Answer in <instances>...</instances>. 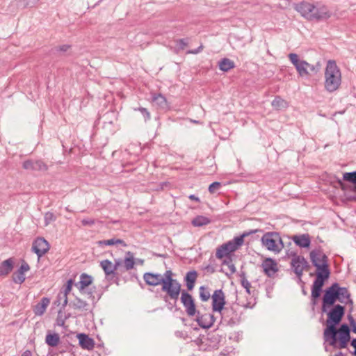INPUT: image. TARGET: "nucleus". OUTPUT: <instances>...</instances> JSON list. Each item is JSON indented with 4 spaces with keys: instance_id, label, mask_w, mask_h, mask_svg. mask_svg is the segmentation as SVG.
<instances>
[{
    "instance_id": "nucleus-41",
    "label": "nucleus",
    "mask_w": 356,
    "mask_h": 356,
    "mask_svg": "<svg viewBox=\"0 0 356 356\" xmlns=\"http://www.w3.org/2000/svg\"><path fill=\"white\" fill-rule=\"evenodd\" d=\"M220 186H221V184L220 182H218V181L213 182L209 186V191L211 193H213L217 190H218L220 188Z\"/></svg>"
},
{
    "instance_id": "nucleus-11",
    "label": "nucleus",
    "mask_w": 356,
    "mask_h": 356,
    "mask_svg": "<svg viewBox=\"0 0 356 356\" xmlns=\"http://www.w3.org/2000/svg\"><path fill=\"white\" fill-rule=\"evenodd\" d=\"M291 266L296 276L300 280L304 270L307 269L309 266L307 261L302 256H295L291 262Z\"/></svg>"
},
{
    "instance_id": "nucleus-26",
    "label": "nucleus",
    "mask_w": 356,
    "mask_h": 356,
    "mask_svg": "<svg viewBox=\"0 0 356 356\" xmlns=\"http://www.w3.org/2000/svg\"><path fill=\"white\" fill-rule=\"evenodd\" d=\"M197 277V273L195 270L188 271L184 277V282L188 291L194 288V284Z\"/></svg>"
},
{
    "instance_id": "nucleus-12",
    "label": "nucleus",
    "mask_w": 356,
    "mask_h": 356,
    "mask_svg": "<svg viewBox=\"0 0 356 356\" xmlns=\"http://www.w3.org/2000/svg\"><path fill=\"white\" fill-rule=\"evenodd\" d=\"M225 294L222 289L216 290L212 296V309L213 312L222 313L225 309Z\"/></svg>"
},
{
    "instance_id": "nucleus-49",
    "label": "nucleus",
    "mask_w": 356,
    "mask_h": 356,
    "mask_svg": "<svg viewBox=\"0 0 356 356\" xmlns=\"http://www.w3.org/2000/svg\"><path fill=\"white\" fill-rule=\"evenodd\" d=\"M40 0H24L25 6L29 7L34 6Z\"/></svg>"
},
{
    "instance_id": "nucleus-47",
    "label": "nucleus",
    "mask_w": 356,
    "mask_h": 356,
    "mask_svg": "<svg viewBox=\"0 0 356 356\" xmlns=\"http://www.w3.org/2000/svg\"><path fill=\"white\" fill-rule=\"evenodd\" d=\"M211 297L209 292L205 291L204 286H202V300L207 301Z\"/></svg>"
},
{
    "instance_id": "nucleus-30",
    "label": "nucleus",
    "mask_w": 356,
    "mask_h": 356,
    "mask_svg": "<svg viewBox=\"0 0 356 356\" xmlns=\"http://www.w3.org/2000/svg\"><path fill=\"white\" fill-rule=\"evenodd\" d=\"M72 285L73 281L72 280L70 279L67 282V284L64 291H61L59 293V297L63 298V302L62 304V307L63 308L67 305V295L71 291Z\"/></svg>"
},
{
    "instance_id": "nucleus-4",
    "label": "nucleus",
    "mask_w": 356,
    "mask_h": 356,
    "mask_svg": "<svg viewBox=\"0 0 356 356\" xmlns=\"http://www.w3.org/2000/svg\"><path fill=\"white\" fill-rule=\"evenodd\" d=\"M258 229H252L243 232L241 236L234 237L232 240L220 245L216 252V257L218 259H222L225 257H231L230 254L237 250L244 243V238L255 234Z\"/></svg>"
},
{
    "instance_id": "nucleus-57",
    "label": "nucleus",
    "mask_w": 356,
    "mask_h": 356,
    "mask_svg": "<svg viewBox=\"0 0 356 356\" xmlns=\"http://www.w3.org/2000/svg\"><path fill=\"white\" fill-rule=\"evenodd\" d=\"M57 321H58V325L62 326V325H64V323H65V321H64L63 320H59V319H58Z\"/></svg>"
},
{
    "instance_id": "nucleus-35",
    "label": "nucleus",
    "mask_w": 356,
    "mask_h": 356,
    "mask_svg": "<svg viewBox=\"0 0 356 356\" xmlns=\"http://www.w3.org/2000/svg\"><path fill=\"white\" fill-rule=\"evenodd\" d=\"M238 276L241 278V284L242 286L245 289L246 292L248 294H250V287L251 284L249 282V281L246 278V274L244 271H241L238 273Z\"/></svg>"
},
{
    "instance_id": "nucleus-33",
    "label": "nucleus",
    "mask_w": 356,
    "mask_h": 356,
    "mask_svg": "<svg viewBox=\"0 0 356 356\" xmlns=\"http://www.w3.org/2000/svg\"><path fill=\"white\" fill-rule=\"evenodd\" d=\"M99 245L100 246H103V245H122V246H127V244L124 243V241L122 239H118V238H111V239H108V240H103V241H99L98 242Z\"/></svg>"
},
{
    "instance_id": "nucleus-37",
    "label": "nucleus",
    "mask_w": 356,
    "mask_h": 356,
    "mask_svg": "<svg viewBox=\"0 0 356 356\" xmlns=\"http://www.w3.org/2000/svg\"><path fill=\"white\" fill-rule=\"evenodd\" d=\"M127 255L128 257H127L124 259V267H125L126 270H129L134 268V259L132 254L130 252H128L127 253Z\"/></svg>"
},
{
    "instance_id": "nucleus-43",
    "label": "nucleus",
    "mask_w": 356,
    "mask_h": 356,
    "mask_svg": "<svg viewBox=\"0 0 356 356\" xmlns=\"http://www.w3.org/2000/svg\"><path fill=\"white\" fill-rule=\"evenodd\" d=\"M307 66H305V68L307 69V72H314V73H316L318 70H319V67L318 65H312V64H309V63L307 62Z\"/></svg>"
},
{
    "instance_id": "nucleus-10",
    "label": "nucleus",
    "mask_w": 356,
    "mask_h": 356,
    "mask_svg": "<svg viewBox=\"0 0 356 356\" xmlns=\"http://www.w3.org/2000/svg\"><path fill=\"white\" fill-rule=\"evenodd\" d=\"M329 277L322 276L321 273L318 275L313 282L312 286V305H316V300L320 297L322 291V288L325 281L328 279Z\"/></svg>"
},
{
    "instance_id": "nucleus-39",
    "label": "nucleus",
    "mask_w": 356,
    "mask_h": 356,
    "mask_svg": "<svg viewBox=\"0 0 356 356\" xmlns=\"http://www.w3.org/2000/svg\"><path fill=\"white\" fill-rule=\"evenodd\" d=\"M134 111H140L145 121L150 118V113L145 108L139 107L138 108H134Z\"/></svg>"
},
{
    "instance_id": "nucleus-3",
    "label": "nucleus",
    "mask_w": 356,
    "mask_h": 356,
    "mask_svg": "<svg viewBox=\"0 0 356 356\" xmlns=\"http://www.w3.org/2000/svg\"><path fill=\"white\" fill-rule=\"evenodd\" d=\"M341 83V73L340 69L333 60H329L325 70V90L329 92L337 90Z\"/></svg>"
},
{
    "instance_id": "nucleus-25",
    "label": "nucleus",
    "mask_w": 356,
    "mask_h": 356,
    "mask_svg": "<svg viewBox=\"0 0 356 356\" xmlns=\"http://www.w3.org/2000/svg\"><path fill=\"white\" fill-rule=\"evenodd\" d=\"M50 300L48 298H42L41 300L34 307L33 312L37 316H42L49 305Z\"/></svg>"
},
{
    "instance_id": "nucleus-27",
    "label": "nucleus",
    "mask_w": 356,
    "mask_h": 356,
    "mask_svg": "<svg viewBox=\"0 0 356 356\" xmlns=\"http://www.w3.org/2000/svg\"><path fill=\"white\" fill-rule=\"evenodd\" d=\"M152 102L154 106L158 108L167 109L168 108V104L165 97L161 94L154 95L152 96Z\"/></svg>"
},
{
    "instance_id": "nucleus-51",
    "label": "nucleus",
    "mask_w": 356,
    "mask_h": 356,
    "mask_svg": "<svg viewBox=\"0 0 356 356\" xmlns=\"http://www.w3.org/2000/svg\"><path fill=\"white\" fill-rule=\"evenodd\" d=\"M192 223L195 227H200V217L197 216L193 221Z\"/></svg>"
},
{
    "instance_id": "nucleus-54",
    "label": "nucleus",
    "mask_w": 356,
    "mask_h": 356,
    "mask_svg": "<svg viewBox=\"0 0 356 356\" xmlns=\"http://www.w3.org/2000/svg\"><path fill=\"white\" fill-rule=\"evenodd\" d=\"M351 346H353L355 348V355H356V339H353L352 341H351Z\"/></svg>"
},
{
    "instance_id": "nucleus-6",
    "label": "nucleus",
    "mask_w": 356,
    "mask_h": 356,
    "mask_svg": "<svg viewBox=\"0 0 356 356\" xmlns=\"http://www.w3.org/2000/svg\"><path fill=\"white\" fill-rule=\"evenodd\" d=\"M261 244L268 250L279 253L284 245L278 232H270L265 233L261 238Z\"/></svg>"
},
{
    "instance_id": "nucleus-58",
    "label": "nucleus",
    "mask_w": 356,
    "mask_h": 356,
    "mask_svg": "<svg viewBox=\"0 0 356 356\" xmlns=\"http://www.w3.org/2000/svg\"><path fill=\"white\" fill-rule=\"evenodd\" d=\"M189 198L190 199H192V200H199V198L195 197L194 195H191L189 196Z\"/></svg>"
},
{
    "instance_id": "nucleus-34",
    "label": "nucleus",
    "mask_w": 356,
    "mask_h": 356,
    "mask_svg": "<svg viewBox=\"0 0 356 356\" xmlns=\"http://www.w3.org/2000/svg\"><path fill=\"white\" fill-rule=\"evenodd\" d=\"M45 341L49 346L55 347L59 343V335L56 333L47 334L46 336Z\"/></svg>"
},
{
    "instance_id": "nucleus-40",
    "label": "nucleus",
    "mask_w": 356,
    "mask_h": 356,
    "mask_svg": "<svg viewBox=\"0 0 356 356\" xmlns=\"http://www.w3.org/2000/svg\"><path fill=\"white\" fill-rule=\"evenodd\" d=\"M175 42H176L175 49L177 51L184 49L185 47L187 44L186 41L184 39L178 40Z\"/></svg>"
},
{
    "instance_id": "nucleus-20",
    "label": "nucleus",
    "mask_w": 356,
    "mask_h": 356,
    "mask_svg": "<svg viewBox=\"0 0 356 356\" xmlns=\"http://www.w3.org/2000/svg\"><path fill=\"white\" fill-rule=\"evenodd\" d=\"M261 267L265 274L269 277H272L278 270L277 263L271 258L264 259Z\"/></svg>"
},
{
    "instance_id": "nucleus-53",
    "label": "nucleus",
    "mask_w": 356,
    "mask_h": 356,
    "mask_svg": "<svg viewBox=\"0 0 356 356\" xmlns=\"http://www.w3.org/2000/svg\"><path fill=\"white\" fill-rule=\"evenodd\" d=\"M200 334L197 335V337L195 336V334H193L192 337H191V338L192 337H195V339L193 340V341L197 345L199 346L200 343Z\"/></svg>"
},
{
    "instance_id": "nucleus-8",
    "label": "nucleus",
    "mask_w": 356,
    "mask_h": 356,
    "mask_svg": "<svg viewBox=\"0 0 356 356\" xmlns=\"http://www.w3.org/2000/svg\"><path fill=\"white\" fill-rule=\"evenodd\" d=\"M180 284L172 278V272H165V280L162 286V290L167 292L172 299H177L180 293Z\"/></svg>"
},
{
    "instance_id": "nucleus-23",
    "label": "nucleus",
    "mask_w": 356,
    "mask_h": 356,
    "mask_svg": "<svg viewBox=\"0 0 356 356\" xmlns=\"http://www.w3.org/2000/svg\"><path fill=\"white\" fill-rule=\"evenodd\" d=\"M120 264V261H116L115 264H113L109 260H103L100 262V266L104 270L106 276L113 275L115 270H117L118 266Z\"/></svg>"
},
{
    "instance_id": "nucleus-19",
    "label": "nucleus",
    "mask_w": 356,
    "mask_h": 356,
    "mask_svg": "<svg viewBox=\"0 0 356 356\" xmlns=\"http://www.w3.org/2000/svg\"><path fill=\"white\" fill-rule=\"evenodd\" d=\"M337 292L338 293V301L345 305H353V301L351 299V295L346 287L340 286L339 284L337 282Z\"/></svg>"
},
{
    "instance_id": "nucleus-28",
    "label": "nucleus",
    "mask_w": 356,
    "mask_h": 356,
    "mask_svg": "<svg viewBox=\"0 0 356 356\" xmlns=\"http://www.w3.org/2000/svg\"><path fill=\"white\" fill-rule=\"evenodd\" d=\"M13 264L14 261L12 258L3 261L0 264V275H6L11 272L13 268Z\"/></svg>"
},
{
    "instance_id": "nucleus-7",
    "label": "nucleus",
    "mask_w": 356,
    "mask_h": 356,
    "mask_svg": "<svg viewBox=\"0 0 356 356\" xmlns=\"http://www.w3.org/2000/svg\"><path fill=\"white\" fill-rule=\"evenodd\" d=\"M93 278L92 276L82 273L80 275L79 281L75 284V286L77 287L82 295L88 296V298L90 299L93 304L95 302V297L93 296L95 289L90 287Z\"/></svg>"
},
{
    "instance_id": "nucleus-2",
    "label": "nucleus",
    "mask_w": 356,
    "mask_h": 356,
    "mask_svg": "<svg viewBox=\"0 0 356 356\" xmlns=\"http://www.w3.org/2000/svg\"><path fill=\"white\" fill-rule=\"evenodd\" d=\"M295 8L303 17L310 21L327 19L331 16V13L326 6L317 7L307 1H302L297 4Z\"/></svg>"
},
{
    "instance_id": "nucleus-50",
    "label": "nucleus",
    "mask_w": 356,
    "mask_h": 356,
    "mask_svg": "<svg viewBox=\"0 0 356 356\" xmlns=\"http://www.w3.org/2000/svg\"><path fill=\"white\" fill-rule=\"evenodd\" d=\"M208 317L211 318L212 316L209 314L202 315V328H209L210 327V325H206L202 322L203 319H206Z\"/></svg>"
},
{
    "instance_id": "nucleus-14",
    "label": "nucleus",
    "mask_w": 356,
    "mask_h": 356,
    "mask_svg": "<svg viewBox=\"0 0 356 356\" xmlns=\"http://www.w3.org/2000/svg\"><path fill=\"white\" fill-rule=\"evenodd\" d=\"M181 302L185 307L186 312L190 316H193L195 314V305L192 296L186 291H183L181 295Z\"/></svg>"
},
{
    "instance_id": "nucleus-59",
    "label": "nucleus",
    "mask_w": 356,
    "mask_h": 356,
    "mask_svg": "<svg viewBox=\"0 0 356 356\" xmlns=\"http://www.w3.org/2000/svg\"><path fill=\"white\" fill-rule=\"evenodd\" d=\"M334 356H343V353L341 352L338 353Z\"/></svg>"
},
{
    "instance_id": "nucleus-24",
    "label": "nucleus",
    "mask_w": 356,
    "mask_h": 356,
    "mask_svg": "<svg viewBox=\"0 0 356 356\" xmlns=\"http://www.w3.org/2000/svg\"><path fill=\"white\" fill-rule=\"evenodd\" d=\"M292 240L296 245L300 248H308L311 243L309 235L307 234L295 235L292 237Z\"/></svg>"
},
{
    "instance_id": "nucleus-52",
    "label": "nucleus",
    "mask_w": 356,
    "mask_h": 356,
    "mask_svg": "<svg viewBox=\"0 0 356 356\" xmlns=\"http://www.w3.org/2000/svg\"><path fill=\"white\" fill-rule=\"evenodd\" d=\"M210 222L211 220L208 218L202 216V226L208 225Z\"/></svg>"
},
{
    "instance_id": "nucleus-38",
    "label": "nucleus",
    "mask_w": 356,
    "mask_h": 356,
    "mask_svg": "<svg viewBox=\"0 0 356 356\" xmlns=\"http://www.w3.org/2000/svg\"><path fill=\"white\" fill-rule=\"evenodd\" d=\"M47 169V165L42 161H34L33 170L45 171Z\"/></svg>"
},
{
    "instance_id": "nucleus-62",
    "label": "nucleus",
    "mask_w": 356,
    "mask_h": 356,
    "mask_svg": "<svg viewBox=\"0 0 356 356\" xmlns=\"http://www.w3.org/2000/svg\"><path fill=\"white\" fill-rule=\"evenodd\" d=\"M138 263H140L141 264L143 263V260H142V259H138Z\"/></svg>"
},
{
    "instance_id": "nucleus-31",
    "label": "nucleus",
    "mask_w": 356,
    "mask_h": 356,
    "mask_svg": "<svg viewBox=\"0 0 356 356\" xmlns=\"http://www.w3.org/2000/svg\"><path fill=\"white\" fill-rule=\"evenodd\" d=\"M218 66L220 70L223 72H227L229 70L234 68L235 65L234 61L229 58H225L218 62Z\"/></svg>"
},
{
    "instance_id": "nucleus-44",
    "label": "nucleus",
    "mask_w": 356,
    "mask_h": 356,
    "mask_svg": "<svg viewBox=\"0 0 356 356\" xmlns=\"http://www.w3.org/2000/svg\"><path fill=\"white\" fill-rule=\"evenodd\" d=\"M34 161L28 160L23 163V168L26 170H33Z\"/></svg>"
},
{
    "instance_id": "nucleus-36",
    "label": "nucleus",
    "mask_w": 356,
    "mask_h": 356,
    "mask_svg": "<svg viewBox=\"0 0 356 356\" xmlns=\"http://www.w3.org/2000/svg\"><path fill=\"white\" fill-rule=\"evenodd\" d=\"M343 178V180L355 184L353 191L356 193V171L344 173Z\"/></svg>"
},
{
    "instance_id": "nucleus-48",
    "label": "nucleus",
    "mask_w": 356,
    "mask_h": 356,
    "mask_svg": "<svg viewBox=\"0 0 356 356\" xmlns=\"http://www.w3.org/2000/svg\"><path fill=\"white\" fill-rule=\"evenodd\" d=\"M83 226H92L95 223V220L92 218H84L81 220Z\"/></svg>"
},
{
    "instance_id": "nucleus-46",
    "label": "nucleus",
    "mask_w": 356,
    "mask_h": 356,
    "mask_svg": "<svg viewBox=\"0 0 356 356\" xmlns=\"http://www.w3.org/2000/svg\"><path fill=\"white\" fill-rule=\"evenodd\" d=\"M350 325L352 327V330L354 333H356V321L351 315L348 316Z\"/></svg>"
},
{
    "instance_id": "nucleus-55",
    "label": "nucleus",
    "mask_w": 356,
    "mask_h": 356,
    "mask_svg": "<svg viewBox=\"0 0 356 356\" xmlns=\"http://www.w3.org/2000/svg\"><path fill=\"white\" fill-rule=\"evenodd\" d=\"M22 356H32V354L31 351L26 350L22 353Z\"/></svg>"
},
{
    "instance_id": "nucleus-29",
    "label": "nucleus",
    "mask_w": 356,
    "mask_h": 356,
    "mask_svg": "<svg viewBox=\"0 0 356 356\" xmlns=\"http://www.w3.org/2000/svg\"><path fill=\"white\" fill-rule=\"evenodd\" d=\"M222 266H226L227 267L225 274L228 277H230L236 271V267L232 262V257H225V259L222 261Z\"/></svg>"
},
{
    "instance_id": "nucleus-61",
    "label": "nucleus",
    "mask_w": 356,
    "mask_h": 356,
    "mask_svg": "<svg viewBox=\"0 0 356 356\" xmlns=\"http://www.w3.org/2000/svg\"><path fill=\"white\" fill-rule=\"evenodd\" d=\"M164 186H166V183H162L161 184V188L163 189Z\"/></svg>"
},
{
    "instance_id": "nucleus-9",
    "label": "nucleus",
    "mask_w": 356,
    "mask_h": 356,
    "mask_svg": "<svg viewBox=\"0 0 356 356\" xmlns=\"http://www.w3.org/2000/svg\"><path fill=\"white\" fill-rule=\"evenodd\" d=\"M338 298L337 282H334L325 290L322 298V312H326L332 306L335 305V302L338 301Z\"/></svg>"
},
{
    "instance_id": "nucleus-17",
    "label": "nucleus",
    "mask_w": 356,
    "mask_h": 356,
    "mask_svg": "<svg viewBox=\"0 0 356 356\" xmlns=\"http://www.w3.org/2000/svg\"><path fill=\"white\" fill-rule=\"evenodd\" d=\"M143 279L147 284L149 286H158L163 284L165 280V273L163 275L158 273H145Z\"/></svg>"
},
{
    "instance_id": "nucleus-45",
    "label": "nucleus",
    "mask_w": 356,
    "mask_h": 356,
    "mask_svg": "<svg viewBox=\"0 0 356 356\" xmlns=\"http://www.w3.org/2000/svg\"><path fill=\"white\" fill-rule=\"evenodd\" d=\"M55 220L54 216L52 213L47 212L44 215L45 225H47L50 222Z\"/></svg>"
},
{
    "instance_id": "nucleus-22",
    "label": "nucleus",
    "mask_w": 356,
    "mask_h": 356,
    "mask_svg": "<svg viewBox=\"0 0 356 356\" xmlns=\"http://www.w3.org/2000/svg\"><path fill=\"white\" fill-rule=\"evenodd\" d=\"M80 346L85 350H92L95 346L94 340L84 333L78 334L76 336Z\"/></svg>"
},
{
    "instance_id": "nucleus-13",
    "label": "nucleus",
    "mask_w": 356,
    "mask_h": 356,
    "mask_svg": "<svg viewBox=\"0 0 356 356\" xmlns=\"http://www.w3.org/2000/svg\"><path fill=\"white\" fill-rule=\"evenodd\" d=\"M288 57L291 63L296 67L299 76H305L309 74V72H307V69L305 66H307V61L300 60L298 54L295 53H291L288 55Z\"/></svg>"
},
{
    "instance_id": "nucleus-56",
    "label": "nucleus",
    "mask_w": 356,
    "mask_h": 356,
    "mask_svg": "<svg viewBox=\"0 0 356 356\" xmlns=\"http://www.w3.org/2000/svg\"><path fill=\"white\" fill-rule=\"evenodd\" d=\"M57 302H58V305H60V304L62 305L63 302V298H60L59 294L58 295Z\"/></svg>"
},
{
    "instance_id": "nucleus-1",
    "label": "nucleus",
    "mask_w": 356,
    "mask_h": 356,
    "mask_svg": "<svg viewBox=\"0 0 356 356\" xmlns=\"http://www.w3.org/2000/svg\"><path fill=\"white\" fill-rule=\"evenodd\" d=\"M345 307L339 304L332 306L325 312L327 319L326 327L323 332L324 340L337 348L342 349L346 348L350 339V330L347 324H342L339 330L337 325L340 323L344 314Z\"/></svg>"
},
{
    "instance_id": "nucleus-32",
    "label": "nucleus",
    "mask_w": 356,
    "mask_h": 356,
    "mask_svg": "<svg viewBox=\"0 0 356 356\" xmlns=\"http://www.w3.org/2000/svg\"><path fill=\"white\" fill-rule=\"evenodd\" d=\"M272 106L276 110H282L288 107L286 101L281 98L280 96L275 97L271 103Z\"/></svg>"
},
{
    "instance_id": "nucleus-16",
    "label": "nucleus",
    "mask_w": 356,
    "mask_h": 356,
    "mask_svg": "<svg viewBox=\"0 0 356 356\" xmlns=\"http://www.w3.org/2000/svg\"><path fill=\"white\" fill-rule=\"evenodd\" d=\"M221 314L225 320L228 318L227 323L229 325H236L241 321V314L237 313L233 307H225Z\"/></svg>"
},
{
    "instance_id": "nucleus-15",
    "label": "nucleus",
    "mask_w": 356,
    "mask_h": 356,
    "mask_svg": "<svg viewBox=\"0 0 356 356\" xmlns=\"http://www.w3.org/2000/svg\"><path fill=\"white\" fill-rule=\"evenodd\" d=\"M49 249L48 242L43 238H38L33 243L32 250L38 255V258L43 256Z\"/></svg>"
},
{
    "instance_id": "nucleus-60",
    "label": "nucleus",
    "mask_w": 356,
    "mask_h": 356,
    "mask_svg": "<svg viewBox=\"0 0 356 356\" xmlns=\"http://www.w3.org/2000/svg\"><path fill=\"white\" fill-rule=\"evenodd\" d=\"M200 47H198V49H197L196 50H195L194 51H191L192 53L193 54H197L198 52V49H200Z\"/></svg>"
},
{
    "instance_id": "nucleus-21",
    "label": "nucleus",
    "mask_w": 356,
    "mask_h": 356,
    "mask_svg": "<svg viewBox=\"0 0 356 356\" xmlns=\"http://www.w3.org/2000/svg\"><path fill=\"white\" fill-rule=\"evenodd\" d=\"M29 269V265L26 262H23L19 268L13 274V282L17 284L23 283L26 279L25 273L28 272Z\"/></svg>"
},
{
    "instance_id": "nucleus-18",
    "label": "nucleus",
    "mask_w": 356,
    "mask_h": 356,
    "mask_svg": "<svg viewBox=\"0 0 356 356\" xmlns=\"http://www.w3.org/2000/svg\"><path fill=\"white\" fill-rule=\"evenodd\" d=\"M88 300L89 301L87 302L80 298L76 297L72 302V306L75 309H78L81 312H83L85 313L90 312L92 310L95 302L92 304L90 300Z\"/></svg>"
},
{
    "instance_id": "nucleus-5",
    "label": "nucleus",
    "mask_w": 356,
    "mask_h": 356,
    "mask_svg": "<svg viewBox=\"0 0 356 356\" xmlns=\"http://www.w3.org/2000/svg\"><path fill=\"white\" fill-rule=\"evenodd\" d=\"M312 264L316 268V276L321 273L322 276L329 277L328 258L321 250H314L309 253Z\"/></svg>"
},
{
    "instance_id": "nucleus-42",
    "label": "nucleus",
    "mask_w": 356,
    "mask_h": 356,
    "mask_svg": "<svg viewBox=\"0 0 356 356\" xmlns=\"http://www.w3.org/2000/svg\"><path fill=\"white\" fill-rule=\"evenodd\" d=\"M200 327V319L197 317L195 320V323H193L191 325L192 331L191 332V334H193V332H198L199 327Z\"/></svg>"
}]
</instances>
